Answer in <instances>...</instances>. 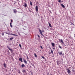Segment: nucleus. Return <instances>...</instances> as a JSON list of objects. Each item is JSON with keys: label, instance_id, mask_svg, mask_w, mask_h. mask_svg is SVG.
I'll list each match as a JSON object with an SVG mask.
<instances>
[{"label": "nucleus", "instance_id": "5", "mask_svg": "<svg viewBox=\"0 0 75 75\" xmlns=\"http://www.w3.org/2000/svg\"><path fill=\"white\" fill-rule=\"evenodd\" d=\"M23 6H24V7H27V3H25L24 4V5H23Z\"/></svg>", "mask_w": 75, "mask_h": 75}, {"label": "nucleus", "instance_id": "18", "mask_svg": "<svg viewBox=\"0 0 75 75\" xmlns=\"http://www.w3.org/2000/svg\"><path fill=\"white\" fill-rule=\"evenodd\" d=\"M12 35H14V36H18V35H16L15 34H12Z\"/></svg>", "mask_w": 75, "mask_h": 75}, {"label": "nucleus", "instance_id": "35", "mask_svg": "<svg viewBox=\"0 0 75 75\" xmlns=\"http://www.w3.org/2000/svg\"><path fill=\"white\" fill-rule=\"evenodd\" d=\"M38 37H40V36L39 35H38Z\"/></svg>", "mask_w": 75, "mask_h": 75}, {"label": "nucleus", "instance_id": "34", "mask_svg": "<svg viewBox=\"0 0 75 75\" xmlns=\"http://www.w3.org/2000/svg\"><path fill=\"white\" fill-rule=\"evenodd\" d=\"M52 49H53V50H55V48L52 47Z\"/></svg>", "mask_w": 75, "mask_h": 75}, {"label": "nucleus", "instance_id": "33", "mask_svg": "<svg viewBox=\"0 0 75 75\" xmlns=\"http://www.w3.org/2000/svg\"><path fill=\"white\" fill-rule=\"evenodd\" d=\"M58 2H61V0H59Z\"/></svg>", "mask_w": 75, "mask_h": 75}, {"label": "nucleus", "instance_id": "22", "mask_svg": "<svg viewBox=\"0 0 75 75\" xmlns=\"http://www.w3.org/2000/svg\"><path fill=\"white\" fill-rule=\"evenodd\" d=\"M51 53H52V54H54V53L53 52V51L52 50H51Z\"/></svg>", "mask_w": 75, "mask_h": 75}, {"label": "nucleus", "instance_id": "26", "mask_svg": "<svg viewBox=\"0 0 75 75\" xmlns=\"http://www.w3.org/2000/svg\"><path fill=\"white\" fill-rule=\"evenodd\" d=\"M42 58H43V59H45V57L44 56H42Z\"/></svg>", "mask_w": 75, "mask_h": 75}, {"label": "nucleus", "instance_id": "10", "mask_svg": "<svg viewBox=\"0 0 75 75\" xmlns=\"http://www.w3.org/2000/svg\"><path fill=\"white\" fill-rule=\"evenodd\" d=\"M57 64L58 65H59V64H60V62H59V61H57Z\"/></svg>", "mask_w": 75, "mask_h": 75}, {"label": "nucleus", "instance_id": "11", "mask_svg": "<svg viewBox=\"0 0 75 75\" xmlns=\"http://www.w3.org/2000/svg\"><path fill=\"white\" fill-rule=\"evenodd\" d=\"M58 54L59 55H62V52H58Z\"/></svg>", "mask_w": 75, "mask_h": 75}, {"label": "nucleus", "instance_id": "2", "mask_svg": "<svg viewBox=\"0 0 75 75\" xmlns=\"http://www.w3.org/2000/svg\"><path fill=\"white\" fill-rule=\"evenodd\" d=\"M39 32H40V34H41V35H42L43 36V37H44V35L42 34V31L41 30L39 29Z\"/></svg>", "mask_w": 75, "mask_h": 75}, {"label": "nucleus", "instance_id": "40", "mask_svg": "<svg viewBox=\"0 0 75 75\" xmlns=\"http://www.w3.org/2000/svg\"><path fill=\"white\" fill-rule=\"evenodd\" d=\"M49 54H50V53H49Z\"/></svg>", "mask_w": 75, "mask_h": 75}, {"label": "nucleus", "instance_id": "3", "mask_svg": "<svg viewBox=\"0 0 75 75\" xmlns=\"http://www.w3.org/2000/svg\"><path fill=\"white\" fill-rule=\"evenodd\" d=\"M35 10L36 11H38V6H36Z\"/></svg>", "mask_w": 75, "mask_h": 75}, {"label": "nucleus", "instance_id": "12", "mask_svg": "<svg viewBox=\"0 0 75 75\" xmlns=\"http://www.w3.org/2000/svg\"><path fill=\"white\" fill-rule=\"evenodd\" d=\"M25 67V66L24 65V64H22L21 65V67L22 68H23V67Z\"/></svg>", "mask_w": 75, "mask_h": 75}, {"label": "nucleus", "instance_id": "39", "mask_svg": "<svg viewBox=\"0 0 75 75\" xmlns=\"http://www.w3.org/2000/svg\"><path fill=\"white\" fill-rule=\"evenodd\" d=\"M50 13L51 14V13H52L51 12H50Z\"/></svg>", "mask_w": 75, "mask_h": 75}, {"label": "nucleus", "instance_id": "30", "mask_svg": "<svg viewBox=\"0 0 75 75\" xmlns=\"http://www.w3.org/2000/svg\"><path fill=\"white\" fill-rule=\"evenodd\" d=\"M19 47H20V48H21V45L19 44Z\"/></svg>", "mask_w": 75, "mask_h": 75}, {"label": "nucleus", "instance_id": "31", "mask_svg": "<svg viewBox=\"0 0 75 75\" xmlns=\"http://www.w3.org/2000/svg\"><path fill=\"white\" fill-rule=\"evenodd\" d=\"M40 48H42H42H43L41 46H40Z\"/></svg>", "mask_w": 75, "mask_h": 75}, {"label": "nucleus", "instance_id": "4", "mask_svg": "<svg viewBox=\"0 0 75 75\" xmlns=\"http://www.w3.org/2000/svg\"><path fill=\"white\" fill-rule=\"evenodd\" d=\"M51 45H52V47H55V43H51Z\"/></svg>", "mask_w": 75, "mask_h": 75}, {"label": "nucleus", "instance_id": "29", "mask_svg": "<svg viewBox=\"0 0 75 75\" xmlns=\"http://www.w3.org/2000/svg\"><path fill=\"white\" fill-rule=\"evenodd\" d=\"M59 48H61V49L62 48L61 47L60 45H59Z\"/></svg>", "mask_w": 75, "mask_h": 75}, {"label": "nucleus", "instance_id": "38", "mask_svg": "<svg viewBox=\"0 0 75 75\" xmlns=\"http://www.w3.org/2000/svg\"><path fill=\"white\" fill-rule=\"evenodd\" d=\"M37 3L38 4V3H38V2H37Z\"/></svg>", "mask_w": 75, "mask_h": 75}, {"label": "nucleus", "instance_id": "25", "mask_svg": "<svg viewBox=\"0 0 75 75\" xmlns=\"http://www.w3.org/2000/svg\"><path fill=\"white\" fill-rule=\"evenodd\" d=\"M26 57H27V59H29V58H28V56L27 55H26Z\"/></svg>", "mask_w": 75, "mask_h": 75}, {"label": "nucleus", "instance_id": "24", "mask_svg": "<svg viewBox=\"0 0 75 75\" xmlns=\"http://www.w3.org/2000/svg\"><path fill=\"white\" fill-rule=\"evenodd\" d=\"M34 55H35V57H37V55H36V54H34Z\"/></svg>", "mask_w": 75, "mask_h": 75}, {"label": "nucleus", "instance_id": "23", "mask_svg": "<svg viewBox=\"0 0 75 75\" xmlns=\"http://www.w3.org/2000/svg\"><path fill=\"white\" fill-rule=\"evenodd\" d=\"M13 38H11L10 39V40H13Z\"/></svg>", "mask_w": 75, "mask_h": 75}, {"label": "nucleus", "instance_id": "19", "mask_svg": "<svg viewBox=\"0 0 75 75\" xmlns=\"http://www.w3.org/2000/svg\"><path fill=\"white\" fill-rule=\"evenodd\" d=\"M30 6H33V4L32 3V2H31V1H30Z\"/></svg>", "mask_w": 75, "mask_h": 75}, {"label": "nucleus", "instance_id": "15", "mask_svg": "<svg viewBox=\"0 0 75 75\" xmlns=\"http://www.w3.org/2000/svg\"><path fill=\"white\" fill-rule=\"evenodd\" d=\"M49 23V26H50V27L51 28H52V26H51V24L49 23Z\"/></svg>", "mask_w": 75, "mask_h": 75}, {"label": "nucleus", "instance_id": "21", "mask_svg": "<svg viewBox=\"0 0 75 75\" xmlns=\"http://www.w3.org/2000/svg\"><path fill=\"white\" fill-rule=\"evenodd\" d=\"M71 71L72 72H74V73H75V70L74 69H72L71 70Z\"/></svg>", "mask_w": 75, "mask_h": 75}, {"label": "nucleus", "instance_id": "7", "mask_svg": "<svg viewBox=\"0 0 75 75\" xmlns=\"http://www.w3.org/2000/svg\"><path fill=\"white\" fill-rule=\"evenodd\" d=\"M60 42H62L63 44H64V41H63V40H62V39H61L60 41Z\"/></svg>", "mask_w": 75, "mask_h": 75}, {"label": "nucleus", "instance_id": "16", "mask_svg": "<svg viewBox=\"0 0 75 75\" xmlns=\"http://www.w3.org/2000/svg\"><path fill=\"white\" fill-rule=\"evenodd\" d=\"M61 5L62 6L63 8H65V6L63 5V4H61Z\"/></svg>", "mask_w": 75, "mask_h": 75}, {"label": "nucleus", "instance_id": "17", "mask_svg": "<svg viewBox=\"0 0 75 75\" xmlns=\"http://www.w3.org/2000/svg\"><path fill=\"white\" fill-rule=\"evenodd\" d=\"M10 27L11 28H13V26L12 25H11V24H12V23H10Z\"/></svg>", "mask_w": 75, "mask_h": 75}, {"label": "nucleus", "instance_id": "27", "mask_svg": "<svg viewBox=\"0 0 75 75\" xmlns=\"http://www.w3.org/2000/svg\"><path fill=\"white\" fill-rule=\"evenodd\" d=\"M11 23H13V20H12V19H11Z\"/></svg>", "mask_w": 75, "mask_h": 75}, {"label": "nucleus", "instance_id": "9", "mask_svg": "<svg viewBox=\"0 0 75 75\" xmlns=\"http://www.w3.org/2000/svg\"><path fill=\"white\" fill-rule=\"evenodd\" d=\"M24 62L25 63V64H27V61L25 60V59H24L23 60Z\"/></svg>", "mask_w": 75, "mask_h": 75}, {"label": "nucleus", "instance_id": "20", "mask_svg": "<svg viewBox=\"0 0 75 75\" xmlns=\"http://www.w3.org/2000/svg\"><path fill=\"white\" fill-rule=\"evenodd\" d=\"M4 67H6V64L5 63H4Z\"/></svg>", "mask_w": 75, "mask_h": 75}, {"label": "nucleus", "instance_id": "32", "mask_svg": "<svg viewBox=\"0 0 75 75\" xmlns=\"http://www.w3.org/2000/svg\"><path fill=\"white\" fill-rule=\"evenodd\" d=\"M18 73H19V74L20 73V70L19 71Z\"/></svg>", "mask_w": 75, "mask_h": 75}, {"label": "nucleus", "instance_id": "36", "mask_svg": "<svg viewBox=\"0 0 75 75\" xmlns=\"http://www.w3.org/2000/svg\"><path fill=\"white\" fill-rule=\"evenodd\" d=\"M44 30H42V32H44Z\"/></svg>", "mask_w": 75, "mask_h": 75}, {"label": "nucleus", "instance_id": "8", "mask_svg": "<svg viewBox=\"0 0 75 75\" xmlns=\"http://www.w3.org/2000/svg\"><path fill=\"white\" fill-rule=\"evenodd\" d=\"M7 48L9 50H10V51H12V49H11L10 48V47H9L8 46H7Z\"/></svg>", "mask_w": 75, "mask_h": 75}, {"label": "nucleus", "instance_id": "13", "mask_svg": "<svg viewBox=\"0 0 75 75\" xmlns=\"http://www.w3.org/2000/svg\"><path fill=\"white\" fill-rule=\"evenodd\" d=\"M22 72H23V73H26V71L24 69L22 70Z\"/></svg>", "mask_w": 75, "mask_h": 75}, {"label": "nucleus", "instance_id": "1", "mask_svg": "<svg viewBox=\"0 0 75 75\" xmlns=\"http://www.w3.org/2000/svg\"><path fill=\"white\" fill-rule=\"evenodd\" d=\"M67 72L68 73V74H71V71L69 69H66Z\"/></svg>", "mask_w": 75, "mask_h": 75}, {"label": "nucleus", "instance_id": "14", "mask_svg": "<svg viewBox=\"0 0 75 75\" xmlns=\"http://www.w3.org/2000/svg\"><path fill=\"white\" fill-rule=\"evenodd\" d=\"M13 13H15V14L16 13H17V11H16L14 10H13Z\"/></svg>", "mask_w": 75, "mask_h": 75}, {"label": "nucleus", "instance_id": "6", "mask_svg": "<svg viewBox=\"0 0 75 75\" xmlns=\"http://www.w3.org/2000/svg\"><path fill=\"white\" fill-rule=\"evenodd\" d=\"M19 61H21V62H23V59H22V58H19Z\"/></svg>", "mask_w": 75, "mask_h": 75}, {"label": "nucleus", "instance_id": "28", "mask_svg": "<svg viewBox=\"0 0 75 75\" xmlns=\"http://www.w3.org/2000/svg\"><path fill=\"white\" fill-rule=\"evenodd\" d=\"M1 34H2V36H3V35H4V33H2Z\"/></svg>", "mask_w": 75, "mask_h": 75}, {"label": "nucleus", "instance_id": "37", "mask_svg": "<svg viewBox=\"0 0 75 75\" xmlns=\"http://www.w3.org/2000/svg\"><path fill=\"white\" fill-rule=\"evenodd\" d=\"M72 68L73 69H74V67H72Z\"/></svg>", "mask_w": 75, "mask_h": 75}]
</instances>
